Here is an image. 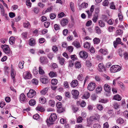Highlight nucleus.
Here are the masks:
<instances>
[{
  "label": "nucleus",
  "instance_id": "nucleus-30",
  "mask_svg": "<svg viewBox=\"0 0 128 128\" xmlns=\"http://www.w3.org/2000/svg\"><path fill=\"white\" fill-rule=\"evenodd\" d=\"M49 105L52 107H54L55 106V102L54 100H50L48 102Z\"/></svg>",
  "mask_w": 128,
  "mask_h": 128
},
{
  "label": "nucleus",
  "instance_id": "nucleus-2",
  "mask_svg": "<svg viewBox=\"0 0 128 128\" xmlns=\"http://www.w3.org/2000/svg\"><path fill=\"white\" fill-rule=\"evenodd\" d=\"M121 69V67L118 65L112 66L110 68V70L112 72H115L120 71Z\"/></svg>",
  "mask_w": 128,
  "mask_h": 128
},
{
  "label": "nucleus",
  "instance_id": "nucleus-46",
  "mask_svg": "<svg viewBox=\"0 0 128 128\" xmlns=\"http://www.w3.org/2000/svg\"><path fill=\"white\" fill-rule=\"evenodd\" d=\"M32 82L33 84L36 85L38 84V80L36 78L33 79L32 80Z\"/></svg>",
  "mask_w": 128,
  "mask_h": 128
},
{
  "label": "nucleus",
  "instance_id": "nucleus-33",
  "mask_svg": "<svg viewBox=\"0 0 128 128\" xmlns=\"http://www.w3.org/2000/svg\"><path fill=\"white\" fill-rule=\"evenodd\" d=\"M36 104V101L34 100H30L29 102V104L31 106H33Z\"/></svg>",
  "mask_w": 128,
  "mask_h": 128
},
{
  "label": "nucleus",
  "instance_id": "nucleus-5",
  "mask_svg": "<svg viewBox=\"0 0 128 128\" xmlns=\"http://www.w3.org/2000/svg\"><path fill=\"white\" fill-rule=\"evenodd\" d=\"M36 94V92L33 90L30 89L28 93L27 94L28 97L30 98H32Z\"/></svg>",
  "mask_w": 128,
  "mask_h": 128
},
{
  "label": "nucleus",
  "instance_id": "nucleus-18",
  "mask_svg": "<svg viewBox=\"0 0 128 128\" xmlns=\"http://www.w3.org/2000/svg\"><path fill=\"white\" fill-rule=\"evenodd\" d=\"M72 44L77 48L80 47V43L78 41H74L73 42Z\"/></svg>",
  "mask_w": 128,
  "mask_h": 128
},
{
  "label": "nucleus",
  "instance_id": "nucleus-39",
  "mask_svg": "<svg viewBox=\"0 0 128 128\" xmlns=\"http://www.w3.org/2000/svg\"><path fill=\"white\" fill-rule=\"evenodd\" d=\"M93 41L94 44H98L100 42V40L99 38H95L93 39Z\"/></svg>",
  "mask_w": 128,
  "mask_h": 128
},
{
  "label": "nucleus",
  "instance_id": "nucleus-36",
  "mask_svg": "<svg viewBox=\"0 0 128 128\" xmlns=\"http://www.w3.org/2000/svg\"><path fill=\"white\" fill-rule=\"evenodd\" d=\"M75 67L76 68H79L81 67V64L78 61H77L75 63Z\"/></svg>",
  "mask_w": 128,
  "mask_h": 128
},
{
  "label": "nucleus",
  "instance_id": "nucleus-9",
  "mask_svg": "<svg viewBox=\"0 0 128 128\" xmlns=\"http://www.w3.org/2000/svg\"><path fill=\"white\" fill-rule=\"evenodd\" d=\"M94 9V5H92L91 7L90 10L86 11V12L87 13L88 15V18H90L92 16V14L93 12Z\"/></svg>",
  "mask_w": 128,
  "mask_h": 128
},
{
  "label": "nucleus",
  "instance_id": "nucleus-17",
  "mask_svg": "<svg viewBox=\"0 0 128 128\" xmlns=\"http://www.w3.org/2000/svg\"><path fill=\"white\" fill-rule=\"evenodd\" d=\"M40 81L42 83L44 84H46L48 82V79L46 78H44L43 76L41 77Z\"/></svg>",
  "mask_w": 128,
  "mask_h": 128
},
{
  "label": "nucleus",
  "instance_id": "nucleus-21",
  "mask_svg": "<svg viewBox=\"0 0 128 128\" xmlns=\"http://www.w3.org/2000/svg\"><path fill=\"white\" fill-rule=\"evenodd\" d=\"M16 75V72L14 70L12 69L11 70V76L14 82V80Z\"/></svg>",
  "mask_w": 128,
  "mask_h": 128
},
{
  "label": "nucleus",
  "instance_id": "nucleus-57",
  "mask_svg": "<svg viewBox=\"0 0 128 128\" xmlns=\"http://www.w3.org/2000/svg\"><path fill=\"white\" fill-rule=\"evenodd\" d=\"M118 16L119 18V19L120 21H121L122 20L123 16L121 13H119L118 15Z\"/></svg>",
  "mask_w": 128,
  "mask_h": 128
},
{
  "label": "nucleus",
  "instance_id": "nucleus-50",
  "mask_svg": "<svg viewBox=\"0 0 128 128\" xmlns=\"http://www.w3.org/2000/svg\"><path fill=\"white\" fill-rule=\"evenodd\" d=\"M60 25L57 24H55L54 26V28L56 30H58L60 29Z\"/></svg>",
  "mask_w": 128,
  "mask_h": 128
},
{
  "label": "nucleus",
  "instance_id": "nucleus-45",
  "mask_svg": "<svg viewBox=\"0 0 128 128\" xmlns=\"http://www.w3.org/2000/svg\"><path fill=\"white\" fill-rule=\"evenodd\" d=\"M39 72L40 74H43L44 73V71L41 66H39Z\"/></svg>",
  "mask_w": 128,
  "mask_h": 128
},
{
  "label": "nucleus",
  "instance_id": "nucleus-40",
  "mask_svg": "<svg viewBox=\"0 0 128 128\" xmlns=\"http://www.w3.org/2000/svg\"><path fill=\"white\" fill-rule=\"evenodd\" d=\"M36 110L39 111L43 112L44 111V108L42 106H38L36 108Z\"/></svg>",
  "mask_w": 128,
  "mask_h": 128
},
{
  "label": "nucleus",
  "instance_id": "nucleus-63",
  "mask_svg": "<svg viewBox=\"0 0 128 128\" xmlns=\"http://www.w3.org/2000/svg\"><path fill=\"white\" fill-rule=\"evenodd\" d=\"M50 24V22H46L44 23V27L46 28H48Z\"/></svg>",
  "mask_w": 128,
  "mask_h": 128
},
{
  "label": "nucleus",
  "instance_id": "nucleus-53",
  "mask_svg": "<svg viewBox=\"0 0 128 128\" xmlns=\"http://www.w3.org/2000/svg\"><path fill=\"white\" fill-rule=\"evenodd\" d=\"M30 25V23L28 22L24 23L23 24V26L24 28H28Z\"/></svg>",
  "mask_w": 128,
  "mask_h": 128
},
{
  "label": "nucleus",
  "instance_id": "nucleus-24",
  "mask_svg": "<svg viewBox=\"0 0 128 128\" xmlns=\"http://www.w3.org/2000/svg\"><path fill=\"white\" fill-rule=\"evenodd\" d=\"M52 6H50V7H48L45 11L44 10L43 11V13L45 14L46 12H50L52 10Z\"/></svg>",
  "mask_w": 128,
  "mask_h": 128
},
{
  "label": "nucleus",
  "instance_id": "nucleus-23",
  "mask_svg": "<svg viewBox=\"0 0 128 128\" xmlns=\"http://www.w3.org/2000/svg\"><path fill=\"white\" fill-rule=\"evenodd\" d=\"M15 41V38L14 37H11L10 38L9 42L10 44H13L14 43Z\"/></svg>",
  "mask_w": 128,
  "mask_h": 128
},
{
  "label": "nucleus",
  "instance_id": "nucleus-49",
  "mask_svg": "<svg viewBox=\"0 0 128 128\" xmlns=\"http://www.w3.org/2000/svg\"><path fill=\"white\" fill-rule=\"evenodd\" d=\"M52 49L53 51L55 52L58 51V48L56 46H53L52 47Z\"/></svg>",
  "mask_w": 128,
  "mask_h": 128
},
{
  "label": "nucleus",
  "instance_id": "nucleus-56",
  "mask_svg": "<svg viewBox=\"0 0 128 128\" xmlns=\"http://www.w3.org/2000/svg\"><path fill=\"white\" fill-rule=\"evenodd\" d=\"M123 116L125 118H128V111H124L123 113Z\"/></svg>",
  "mask_w": 128,
  "mask_h": 128
},
{
  "label": "nucleus",
  "instance_id": "nucleus-12",
  "mask_svg": "<svg viewBox=\"0 0 128 128\" xmlns=\"http://www.w3.org/2000/svg\"><path fill=\"white\" fill-rule=\"evenodd\" d=\"M28 43L30 46H34L36 44V40L33 38H31L29 40Z\"/></svg>",
  "mask_w": 128,
  "mask_h": 128
},
{
  "label": "nucleus",
  "instance_id": "nucleus-51",
  "mask_svg": "<svg viewBox=\"0 0 128 128\" xmlns=\"http://www.w3.org/2000/svg\"><path fill=\"white\" fill-rule=\"evenodd\" d=\"M56 106L57 108L59 109L62 107V105L61 102H59L56 104Z\"/></svg>",
  "mask_w": 128,
  "mask_h": 128
},
{
  "label": "nucleus",
  "instance_id": "nucleus-31",
  "mask_svg": "<svg viewBox=\"0 0 128 128\" xmlns=\"http://www.w3.org/2000/svg\"><path fill=\"white\" fill-rule=\"evenodd\" d=\"M120 106V104L116 102L114 103L113 104L114 108L116 109H117L119 108Z\"/></svg>",
  "mask_w": 128,
  "mask_h": 128
},
{
  "label": "nucleus",
  "instance_id": "nucleus-8",
  "mask_svg": "<svg viewBox=\"0 0 128 128\" xmlns=\"http://www.w3.org/2000/svg\"><path fill=\"white\" fill-rule=\"evenodd\" d=\"M96 87V84L94 83H90L88 86V90L90 91L93 90Z\"/></svg>",
  "mask_w": 128,
  "mask_h": 128
},
{
  "label": "nucleus",
  "instance_id": "nucleus-3",
  "mask_svg": "<svg viewBox=\"0 0 128 128\" xmlns=\"http://www.w3.org/2000/svg\"><path fill=\"white\" fill-rule=\"evenodd\" d=\"M1 47L6 54H8L10 53V51L8 45H2L1 46Z\"/></svg>",
  "mask_w": 128,
  "mask_h": 128
},
{
  "label": "nucleus",
  "instance_id": "nucleus-25",
  "mask_svg": "<svg viewBox=\"0 0 128 128\" xmlns=\"http://www.w3.org/2000/svg\"><path fill=\"white\" fill-rule=\"evenodd\" d=\"M58 59L59 60L60 64L61 65H62L64 62V58L60 57H58Z\"/></svg>",
  "mask_w": 128,
  "mask_h": 128
},
{
  "label": "nucleus",
  "instance_id": "nucleus-38",
  "mask_svg": "<svg viewBox=\"0 0 128 128\" xmlns=\"http://www.w3.org/2000/svg\"><path fill=\"white\" fill-rule=\"evenodd\" d=\"M98 14H95L94 15V16L92 19L93 22L95 23L98 20Z\"/></svg>",
  "mask_w": 128,
  "mask_h": 128
},
{
  "label": "nucleus",
  "instance_id": "nucleus-22",
  "mask_svg": "<svg viewBox=\"0 0 128 128\" xmlns=\"http://www.w3.org/2000/svg\"><path fill=\"white\" fill-rule=\"evenodd\" d=\"M100 52L104 55L107 54L108 52V51L107 50L103 49L101 48L99 50Z\"/></svg>",
  "mask_w": 128,
  "mask_h": 128
},
{
  "label": "nucleus",
  "instance_id": "nucleus-32",
  "mask_svg": "<svg viewBox=\"0 0 128 128\" xmlns=\"http://www.w3.org/2000/svg\"><path fill=\"white\" fill-rule=\"evenodd\" d=\"M58 80L56 79H52L51 81L52 84L53 85H56L58 83Z\"/></svg>",
  "mask_w": 128,
  "mask_h": 128
},
{
  "label": "nucleus",
  "instance_id": "nucleus-28",
  "mask_svg": "<svg viewBox=\"0 0 128 128\" xmlns=\"http://www.w3.org/2000/svg\"><path fill=\"white\" fill-rule=\"evenodd\" d=\"M88 6V4L87 3H83L81 4L80 6V9H82L83 8H86Z\"/></svg>",
  "mask_w": 128,
  "mask_h": 128
},
{
  "label": "nucleus",
  "instance_id": "nucleus-64",
  "mask_svg": "<svg viewBox=\"0 0 128 128\" xmlns=\"http://www.w3.org/2000/svg\"><path fill=\"white\" fill-rule=\"evenodd\" d=\"M96 30V31L97 33L100 34L101 33V30L99 27L98 26H96L95 28Z\"/></svg>",
  "mask_w": 128,
  "mask_h": 128
},
{
  "label": "nucleus",
  "instance_id": "nucleus-47",
  "mask_svg": "<svg viewBox=\"0 0 128 128\" xmlns=\"http://www.w3.org/2000/svg\"><path fill=\"white\" fill-rule=\"evenodd\" d=\"M34 12L36 14L38 13L40 11V9L38 8H34L33 10Z\"/></svg>",
  "mask_w": 128,
  "mask_h": 128
},
{
  "label": "nucleus",
  "instance_id": "nucleus-59",
  "mask_svg": "<svg viewBox=\"0 0 128 128\" xmlns=\"http://www.w3.org/2000/svg\"><path fill=\"white\" fill-rule=\"evenodd\" d=\"M116 34L117 35H120L123 33V31L121 30H119L116 31Z\"/></svg>",
  "mask_w": 128,
  "mask_h": 128
},
{
  "label": "nucleus",
  "instance_id": "nucleus-60",
  "mask_svg": "<svg viewBox=\"0 0 128 128\" xmlns=\"http://www.w3.org/2000/svg\"><path fill=\"white\" fill-rule=\"evenodd\" d=\"M101 126L99 124H94L93 128H100Z\"/></svg>",
  "mask_w": 128,
  "mask_h": 128
},
{
  "label": "nucleus",
  "instance_id": "nucleus-42",
  "mask_svg": "<svg viewBox=\"0 0 128 128\" xmlns=\"http://www.w3.org/2000/svg\"><path fill=\"white\" fill-rule=\"evenodd\" d=\"M70 6L71 9L73 12L74 11V4L72 2H71L70 3Z\"/></svg>",
  "mask_w": 128,
  "mask_h": 128
},
{
  "label": "nucleus",
  "instance_id": "nucleus-7",
  "mask_svg": "<svg viewBox=\"0 0 128 128\" xmlns=\"http://www.w3.org/2000/svg\"><path fill=\"white\" fill-rule=\"evenodd\" d=\"M68 22V20L66 18H63L60 21V23L62 26H64L66 25Z\"/></svg>",
  "mask_w": 128,
  "mask_h": 128
},
{
  "label": "nucleus",
  "instance_id": "nucleus-58",
  "mask_svg": "<svg viewBox=\"0 0 128 128\" xmlns=\"http://www.w3.org/2000/svg\"><path fill=\"white\" fill-rule=\"evenodd\" d=\"M65 110L64 108H62V107L58 110V111L60 113L63 112Z\"/></svg>",
  "mask_w": 128,
  "mask_h": 128
},
{
  "label": "nucleus",
  "instance_id": "nucleus-19",
  "mask_svg": "<svg viewBox=\"0 0 128 128\" xmlns=\"http://www.w3.org/2000/svg\"><path fill=\"white\" fill-rule=\"evenodd\" d=\"M39 101L42 104H45L46 102V98L44 97H42L39 98Z\"/></svg>",
  "mask_w": 128,
  "mask_h": 128
},
{
  "label": "nucleus",
  "instance_id": "nucleus-55",
  "mask_svg": "<svg viewBox=\"0 0 128 128\" xmlns=\"http://www.w3.org/2000/svg\"><path fill=\"white\" fill-rule=\"evenodd\" d=\"M22 37L24 38H26L28 36V33L26 32H23L22 34Z\"/></svg>",
  "mask_w": 128,
  "mask_h": 128
},
{
  "label": "nucleus",
  "instance_id": "nucleus-43",
  "mask_svg": "<svg viewBox=\"0 0 128 128\" xmlns=\"http://www.w3.org/2000/svg\"><path fill=\"white\" fill-rule=\"evenodd\" d=\"M106 112L110 116H112L114 114L113 110H108Z\"/></svg>",
  "mask_w": 128,
  "mask_h": 128
},
{
  "label": "nucleus",
  "instance_id": "nucleus-13",
  "mask_svg": "<svg viewBox=\"0 0 128 128\" xmlns=\"http://www.w3.org/2000/svg\"><path fill=\"white\" fill-rule=\"evenodd\" d=\"M20 102L22 103L26 101V96L24 94H21L20 96Z\"/></svg>",
  "mask_w": 128,
  "mask_h": 128
},
{
  "label": "nucleus",
  "instance_id": "nucleus-35",
  "mask_svg": "<svg viewBox=\"0 0 128 128\" xmlns=\"http://www.w3.org/2000/svg\"><path fill=\"white\" fill-rule=\"evenodd\" d=\"M24 63V62L23 61H21L18 64V67L22 69L23 68Z\"/></svg>",
  "mask_w": 128,
  "mask_h": 128
},
{
  "label": "nucleus",
  "instance_id": "nucleus-54",
  "mask_svg": "<svg viewBox=\"0 0 128 128\" xmlns=\"http://www.w3.org/2000/svg\"><path fill=\"white\" fill-rule=\"evenodd\" d=\"M123 55L124 59L126 60H127L128 59V53L126 52H124Z\"/></svg>",
  "mask_w": 128,
  "mask_h": 128
},
{
  "label": "nucleus",
  "instance_id": "nucleus-62",
  "mask_svg": "<svg viewBox=\"0 0 128 128\" xmlns=\"http://www.w3.org/2000/svg\"><path fill=\"white\" fill-rule=\"evenodd\" d=\"M65 14L63 12H61L58 15V18H61L64 16Z\"/></svg>",
  "mask_w": 128,
  "mask_h": 128
},
{
  "label": "nucleus",
  "instance_id": "nucleus-48",
  "mask_svg": "<svg viewBox=\"0 0 128 128\" xmlns=\"http://www.w3.org/2000/svg\"><path fill=\"white\" fill-rule=\"evenodd\" d=\"M90 96V94L89 93H87V94H84L82 96L83 99H87Z\"/></svg>",
  "mask_w": 128,
  "mask_h": 128
},
{
  "label": "nucleus",
  "instance_id": "nucleus-41",
  "mask_svg": "<svg viewBox=\"0 0 128 128\" xmlns=\"http://www.w3.org/2000/svg\"><path fill=\"white\" fill-rule=\"evenodd\" d=\"M84 119L82 118L80 116H78L77 118V122L78 123H81Z\"/></svg>",
  "mask_w": 128,
  "mask_h": 128
},
{
  "label": "nucleus",
  "instance_id": "nucleus-1",
  "mask_svg": "<svg viewBox=\"0 0 128 128\" xmlns=\"http://www.w3.org/2000/svg\"><path fill=\"white\" fill-rule=\"evenodd\" d=\"M57 116L55 114L52 113L50 115L49 119H47L46 122L48 124L50 125L52 124V122L55 121L57 119Z\"/></svg>",
  "mask_w": 128,
  "mask_h": 128
},
{
  "label": "nucleus",
  "instance_id": "nucleus-15",
  "mask_svg": "<svg viewBox=\"0 0 128 128\" xmlns=\"http://www.w3.org/2000/svg\"><path fill=\"white\" fill-rule=\"evenodd\" d=\"M71 86L73 88L76 86L78 85V81L77 80H73L71 82Z\"/></svg>",
  "mask_w": 128,
  "mask_h": 128
},
{
  "label": "nucleus",
  "instance_id": "nucleus-26",
  "mask_svg": "<svg viewBox=\"0 0 128 128\" xmlns=\"http://www.w3.org/2000/svg\"><path fill=\"white\" fill-rule=\"evenodd\" d=\"M32 77L31 74L29 72L26 73L24 77L25 79H29L30 78Z\"/></svg>",
  "mask_w": 128,
  "mask_h": 128
},
{
  "label": "nucleus",
  "instance_id": "nucleus-61",
  "mask_svg": "<svg viewBox=\"0 0 128 128\" xmlns=\"http://www.w3.org/2000/svg\"><path fill=\"white\" fill-rule=\"evenodd\" d=\"M54 55L52 53H49L48 55V58L50 60H52L54 56Z\"/></svg>",
  "mask_w": 128,
  "mask_h": 128
},
{
  "label": "nucleus",
  "instance_id": "nucleus-27",
  "mask_svg": "<svg viewBox=\"0 0 128 128\" xmlns=\"http://www.w3.org/2000/svg\"><path fill=\"white\" fill-rule=\"evenodd\" d=\"M116 122L118 124H121L124 122V120L122 118H119L117 119Z\"/></svg>",
  "mask_w": 128,
  "mask_h": 128
},
{
  "label": "nucleus",
  "instance_id": "nucleus-16",
  "mask_svg": "<svg viewBox=\"0 0 128 128\" xmlns=\"http://www.w3.org/2000/svg\"><path fill=\"white\" fill-rule=\"evenodd\" d=\"M49 88V87H47L46 88H44L40 92L41 94L42 95H45L47 92Z\"/></svg>",
  "mask_w": 128,
  "mask_h": 128
},
{
  "label": "nucleus",
  "instance_id": "nucleus-14",
  "mask_svg": "<svg viewBox=\"0 0 128 128\" xmlns=\"http://www.w3.org/2000/svg\"><path fill=\"white\" fill-rule=\"evenodd\" d=\"M104 88L105 91L109 93L110 92L111 88L110 86L108 84H104Z\"/></svg>",
  "mask_w": 128,
  "mask_h": 128
},
{
  "label": "nucleus",
  "instance_id": "nucleus-20",
  "mask_svg": "<svg viewBox=\"0 0 128 128\" xmlns=\"http://www.w3.org/2000/svg\"><path fill=\"white\" fill-rule=\"evenodd\" d=\"M48 74L49 76L51 78L56 77L57 76L56 73L52 71H50Z\"/></svg>",
  "mask_w": 128,
  "mask_h": 128
},
{
  "label": "nucleus",
  "instance_id": "nucleus-10",
  "mask_svg": "<svg viewBox=\"0 0 128 128\" xmlns=\"http://www.w3.org/2000/svg\"><path fill=\"white\" fill-rule=\"evenodd\" d=\"M40 60L41 63L43 64H47L48 62L47 58L44 56L40 57Z\"/></svg>",
  "mask_w": 128,
  "mask_h": 128
},
{
  "label": "nucleus",
  "instance_id": "nucleus-6",
  "mask_svg": "<svg viewBox=\"0 0 128 128\" xmlns=\"http://www.w3.org/2000/svg\"><path fill=\"white\" fill-rule=\"evenodd\" d=\"M71 93L73 95V97L75 98H77L79 96V93L78 91L76 90H72Z\"/></svg>",
  "mask_w": 128,
  "mask_h": 128
},
{
  "label": "nucleus",
  "instance_id": "nucleus-4",
  "mask_svg": "<svg viewBox=\"0 0 128 128\" xmlns=\"http://www.w3.org/2000/svg\"><path fill=\"white\" fill-rule=\"evenodd\" d=\"M113 44L115 48L116 47L118 44H120L122 45H124V43L121 42V39L119 38H116V41L114 42Z\"/></svg>",
  "mask_w": 128,
  "mask_h": 128
},
{
  "label": "nucleus",
  "instance_id": "nucleus-29",
  "mask_svg": "<svg viewBox=\"0 0 128 128\" xmlns=\"http://www.w3.org/2000/svg\"><path fill=\"white\" fill-rule=\"evenodd\" d=\"M77 78L80 81H82L84 79V78L82 74H80L79 75H78L77 76Z\"/></svg>",
  "mask_w": 128,
  "mask_h": 128
},
{
  "label": "nucleus",
  "instance_id": "nucleus-52",
  "mask_svg": "<svg viewBox=\"0 0 128 128\" xmlns=\"http://www.w3.org/2000/svg\"><path fill=\"white\" fill-rule=\"evenodd\" d=\"M109 3V2L108 0H105L103 3L102 4L104 6H108Z\"/></svg>",
  "mask_w": 128,
  "mask_h": 128
},
{
  "label": "nucleus",
  "instance_id": "nucleus-44",
  "mask_svg": "<svg viewBox=\"0 0 128 128\" xmlns=\"http://www.w3.org/2000/svg\"><path fill=\"white\" fill-rule=\"evenodd\" d=\"M90 43L88 42H86L85 43L84 45V48H90Z\"/></svg>",
  "mask_w": 128,
  "mask_h": 128
},
{
  "label": "nucleus",
  "instance_id": "nucleus-37",
  "mask_svg": "<svg viewBox=\"0 0 128 128\" xmlns=\"http://www.w3.org/2000/svg\"><path fill=\"white\" fill-rule=\"evenodd\" d=\"M113 98L115 100L118 101L120 100L121 99V98L120 96V95L118 94L115 96Z\"/></svg>",
  "mask_w": 128,
  "mask_h": 128
},
{
  "label": "nucleus",
  "instance_id": "nucleus-11",
  "mask_svg": "<svg viewBox=\"0 0 128 128\" xmlns=\"http://www.w3.org/2000/svg\"><path fill=\"white\" fill-rule=\"evenodd\" d=\"M80 55L81 58L84 59L86 58L88 56L87 53L84 51H82L80 52Z\"/></svg>",
  "mask_w": 128,
  "mask_h": 128
},
{
  "label": "nucleus",
  "instance_id": "nucleus-34",
  "mask_svg": "<svg viewBox=\"0 0 128 128\" xmlns=\"http://www.w3.org/2000/svg\"><path fill=\"white\" fill-rule=\"evenodd\" d=\"M98 23L99 26L101 27H104L105 26V23L102 20H99Z\"/></svg>",
  "mask_w": 128,
  "mask_h": 128
}]
</instances>
